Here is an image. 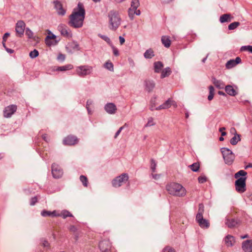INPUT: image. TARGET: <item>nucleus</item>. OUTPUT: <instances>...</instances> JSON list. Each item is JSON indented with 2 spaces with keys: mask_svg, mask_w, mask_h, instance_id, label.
<instances>
[{
  "mask_svg": "<svg viewBox=\"0 0 252 252\" xmlns=\"http://www.w3.org/2000/svg\"><path fill=\"white\" fill-rule=\"evenodd\" d=\"M152 176L154 179L155 180H158L160 177V174H154V173H152Z\"/></svg>",
  "mask_w": 252,
  "mask_h": 252,
  "instance_id": "nucleus-61",
  "label": "nucleus"
},
{
  "mask_svg": "<svg viewBox=\"0 0 252 252\" xmlns=\"http://www.w3.org/2000/svg\"><path fill=\"white\" fill-rule=\"evenodd\" d=\"M166 189L171 195L177 196H184L186 194V189L180 184L172 183L166 186Z\"/></svg>",
  "mask_w": 252,
  "mask_h": 252,
  "instance_id": "nucleus-3",
  "label": "nucleus"
},
{
  "mask_svg": "<svg viewBox=\"0 0 252 252\" xmlns=\"http://www.w3.org/2000/svg\"><path fill=\"white\" fill-rule=\"evenodd\" d=\"M225 92L229 95L235 96L237 94L236 91L230 85H227L225 88Z\"/></svg>",
  "mask_w": 252,
  "mask_h": 252,
  "instance_id": "nucleus-26",
  "label": "nucleus"
},
{
  "mask_svg": "<svg viewBox=\"0 0 252 252\" xmlns=\"http://www.w3.org/2000/svg\"><path fill=\"white\" fill-rule=\"evenodd\" d=\"M242 247L245 252H252V240L244 241Z\"/></svg>",
  "mask_w": 252,
  "mask_h": 252,
  "instance_id": "nucleus-16",
  "label": "nucleus"
},
{
  "mask_svg": "<svg viewBox=\"0 0 252 252\" xmlns=\"http://www.w3.org/2000/svg\"><path fill=\"white\" fill-rule=\"evenodd\" d=\"M69 46L74 51H78L79 50V45L75 42H72L69 44Z\"/></svg>",
  "mask_w": 252,
  "mask_h": 252,
  "instance_id": "nucleus-40",
  "label": "nucleus"
},
{
  "mask_svg": "<svg viewBox=\"0 0 252 252\" xmlns=\"http://www.w3.org/2000/svg\"><path fill=\"white\" fill-rule=\"evenodd\" d=\"M40 245L44 248H46L47 249L50 248V244L48 243L47 241L44 239H42L41 240Z\"/></svg>",
  "mask_w": 252,
  "mask_h": 252,
  "instance_id": "nucleus-41",
  "label": "nucleus"
},
{
  "mask_svg": "<svg viewBox=\"0 0 252 252\" xmlns=\"http://www.w3.org/2000/svg\"><path fill=\"white\" fill-rule=\"evenodd\" d=\"M189 167L194 172H197L198 171L199 167H200V164L199 162H195L193 163L191 165H190L189 166Z\"/></svg>",
  "mask_w": 252,
  "mask_h": 252,
  "instance_id": "nucleus-32",
  "label": "nucleus"
},
{
  "mask_svg": "<svg viewBox=\"0 0 252 252\" xmlns=\"http://www.w3.org/2000/svg\"><path fill=\"white\" fill-rule=\"evenodd\" d=\"M128 179V174L126 173H123L112 180V186L115 188H119L121 187L123 183H126Z\"/></svg>",
  "mask_w": 252,
  "mask_h": 252,
  "instance_id": "nucleus-5",
  "label": "nucleus"
},
{
  "mask_svg": "<svg viewBox=\"0 0 252 252\" xmlns=\"http://www.w3.org/2000/svg\"><path fill=\"white\" fill-rule=\"evenodd\" d=\"M230 132L232 133H234V134L235 133H236V129L234 128V127H232L231 129H230Z\"/></svg>",
  "mask_w": 252,
  "mask_h": 252,
  "instance_id": "nucleus-63",
  "label": "nucleus"
},
{
  "mask_svg": "<svg viewBox=\"0 0 252 252\" xmlns=\"http://www.w3.org/2000/svg\"><path fill=\"white\" fill-rule=\"evenodd\" d=\"M154 67L155 72L158 73L163 68V66L161 62H158L155 63Z\"/></svg>",
  "mask_w": 252,
  "mask_h": 252,
  "instance_id": "nucleus-30",
  "label": "nucleus"
},
{
  "mask_svg": "<svg viewBox=\"0 0 252 252\" xmlns=\"http://www.w3.org/2000/svg\"><path fill=\"white\" fill-rule=\"evenodd\" d=\"M240 25V23L238 22H234L228 25V28L229 30H233L236 29Z\"/></svg>",
  "mask_w": 252,
  "mask_h": 252,
  "instance_id": "nucleus-37",
  "label": "nucleus"
},
{
  "mask_svg": "<svg viewBox=\"0 0 252 252\" xmlns=\"http://www.w3.org/2000/svg\"><path fill=\"white\" fill-rule=\"evenodd\" d=\"M137 8H134V7L131 6L128 9V16L131 20H133L134 18V15L135 13V10Z\"/></svg>",
  "mask_w": 252,
  "mask_h": 252,
  "instance_id": "nucleus-34",
  "label": "nucleus"
},
{
  "mask_svg": "<svg viewBox=\"0 0 252 252\" xmlns=\"http://www.w3.org/2000/svg\"><path fill=\"white\" fill-rule=\"evenodd\" d=\"M68 229L71 232L75 233L77 231V228L74 225H70L68 227Z\"/></svg>",
  "mask_w": 252,
  "mask_h": 252,
  "instance_id": "nucleus-56",
  "label": "nucleus"
},
{
  "mask_svg": "<svg viewBox=\"0 0 252 252\" xmlns=\"http://www.w3.org/2000/svg\"><path fill=\"white\" fill-rule=\"evenodd\" d=\"M112 49L114 55L116 56H118L119 55L118 50L114 46H112Z\"/></svg>",
  "mask_w": 252,
  "mask_h": 252,
  "instance_id": "nucleus-58",
  "label": "nucleus"
},
{
  "mask_svg": "<svg viewBox=\"0 0 252 252\" xmlns=\"http://www.w3.org/2000/svg\"><path fill=\"white\" fill-rule=\"evenodd\" d=\"M241 62V58L238 57L235 60H230L228 61L226 63L225 66L227 69H230L240 63Z\"/></svg>",
  "mask_w": 252,
  "mask_h": 252,
  "instance_id": "nucleus-17",
  "label": "nucleus"
},
{
  "mask_svg": "<svg viewBox=\"0 0 252 252\" xmlns=\"http://www.w3.org/2000/svg\"><path fill=\"white\" fill-rule=\"evenodd\" d=\"M151 168L152 170V172L154 173L156 171L157 164H156L155 160L153 159H151Z\"/></svg>",
  "mask_w": 252,
  "mask_h": 252,
  "instance_id": "nucleus-47",
  "label": "nucleus"
},
{
  "mask_svg": "<svg viewBox=\"0 0 252 252\" xmlns=\"http://www.w3.org/2000/svg\"><path fill=\"white\" fill-rule=\"evenodd\" d=\"M171 73V70L169 67L163 69L161 72V78H163L168 76Z\"/></svg>",
  "mask_w": 252,
  "mask_h": 252,
  "instance_id": "nucleus-33",
  "label": "nucleus"
},
{
  "mask_svg": "<svg viewBox=\"0 0 252 252\" xmlns=\"http://www.w3.org/2000/svg\"><path fill=\"white\" fill-rule=\"evenodd\" d=\"M221 153L225 163L227 164H231L234 159V155L231 151L226 148L221 149Z\"/></svg>",
  "mask_w": 252,
  "mask_h": 252,
  "instance_id": "nucleus-7",
  "label": "nucleus"
},
{
  "mask_svg": "<svg viewBox=\"0 0 252 252\" xmlns=\"http://www.w3.org/2000/svg\"><path fill=\"white\" fill-rule=\"evenodd\" d=\"M58 29L61 32V34L64 37H71V33L68 27L63 24L60 25Z\"/></svg>",
  "mask_w": 252,
  "mask_h": 252,
  "instance_id": "nucleus-11",
  "label": "nucleus"
},
{
  "mask_svg": "<svg viewBox=\"0 0 252 252\" xmlns=\"http://www.w3.org/2000/svg\"><path fill=\"white\" fill-rule=\"evenodd\" d=\"M145 84L146 89L149 92H151L155 87V83L152 80H146Z\"/></svg>",
  "mask_w": 252,
  "mask_h": 252,
  "instance_id": "nucleus-22",
  "label": "nucleus"
},
{
  "mask_svg": "<svg viewBox=\"0 0 252 252\" xmlns=\"http://www.w3.org/2000/svg\"><path fill=\"white\" fill-rule=\"evenodd\" d=\"M126 125V124H125L124 125V126L120 127L119 128V129H118V130L117 131V132L116 133L115 136H114V138H117L118 136L120 134V133H121V132L122 131V130L124 129V127Z\"/></svg>",
  "mask_w": 252,
  "mask_h": 252,
  "instance_id": "nucleus-54",
  "label": "nucleus"
},
{
  "mask_svg": "<svg viewBox=\"0 0 252 252\" xmlns=\"http://www.w3.org/2000/svg\"><path fill=\"white\" fill-rule=\"evenodd\" d=\"M212 81L213 84L218 89H220L223 88L224 84L222 81L216 79L215 77L212 78Z\"/></svg>",
  "mask_w": 252,
  "mask_h": 252,
  "instance_id": "nucleus-24",
  "label": "nucleus"
},
{
  "mask_svg": "<svg viewBox=\"0 0 252 252\" xmlns=\"http://www.w3.org/2000/svg\"><path fill=\"white\" fill-rule=\"evenodd\" d=\"M73 68V66L72 64H69L64 66H62L58 67L57 69L58 71H63L65 70H70Z\"/></svg>",
  "mask_w": 252,
  "mask_h": 252,
  "instance_id": "nucleus-29",
  "label": "nucleus"
},
{
  "mask_svg": "<svg viewBox=\"0 0 252 252\" xmlns=\"http://www.w3.org/2000/svg\"><path fill=\"white\" fill-rule=\"evenodd\" d=\"M77 138L71 135L67 136L63 140V144L67 145H72L77 143Z\"/></svg>",
  "mask_w": 252,
  "mask_h": 252,
  "instance_id": "nucleus-15",
  "label": "nucleus"
},
{
  "mask_svg": "<svg viewBox=\"0 0 252 252\" xmlns=\"http://www.w3.org/2000/svg\"><path fill=\"white\" fill-rule=\"evenodd\" d=\"M38 198L37 196L32 197L30 200V205L33 206L37 202Z\"/></svg>",
  "mask_w": 252,
  "mask_h": 252,
  "instance_id": "nucleus-53",
  "label": "nucleus"
},
{
  "mask_svg": "<svg viewBox=\"0 0 252 252\" xmlns=\"http://www.w3.org/2000/svg\"><path fill=\"white\" fill-rule=\"evenodd\" d=\"M144 57L147 59H151L154 56V52L152 49L147 50L144 53Z\"/></svg>",
  "mask_w": 252,
  "mask_h": 252,
  "instance_id": "nucleus-36",
  "label": "nucleus"
},
{
  "mask_svg": "<svg viewBox=\"0 0 252 252\" xmlns=\"http://www.w3.org/2000/svg\"><path fill=\"white\" fill-rule=\"evenodd\" d=\"M41 215L44 217H51V212L44 210L41 212Z\"/></svg>",
  "mask_w": 252,
  "mask_h": 252,
  "instance_id": "nucleus-46",
  "label": "nucleus"
},
{
  "mask_svg": "<svg viewBox=\"0 0 252 252\" xmlns=\"http://www.w3.org/2000/svg\"><path fill=\"white\" fill-rule=\"evenodd\" d=\"M198 182L199 183H204L207 181V178L205 176H199L198 178Z\"/></svg>",
  "mask_w": 252,
  "mask_h": 252,
  "instance_id": "nucleus-55",
  "label": "nucleus"
},
{
  "mask_svg": "<svg viewBox=\"0 0 252 252\" xmlns=\"http://www.w3.org/2000/svg\"><path fill=\"white\" fill-rule=\"evenodd\" d=\"M119 40H120V43L121 45H123L125 41V38L122 36L119 37Z\"/></svg>",
  "mask_w": 252,
  "mask_h": 252,
  "instance_id": "nucleus-62",
  "label": "nucleus"
},
{
  "mask_svg": "<svg viewBox=\"0 0 252 252\" xmlns=\"http://www.w3.org/2000/svg\"><path fill=\"white\" fill-rule=\"evenodd\" d=\"M85 15V11L83 4L79 3L77 8L74 9L72 14L70 16V25L75 28L81 27L83 25Z\"/></svg>",
  "mask_w": 252,
  "mask_h": 252,
  "instance_id": "nucleus-1",
  "label": "nucleus"
},
{
  "mask_svg": "<svg viewBox=\"0 0 252 252\" xmlns=\"http://www.w3.org/2000/svg\"><path fill=\"white\" fill-rule=\"evenodd\" d=\"M204 212V205L202 204H199L198 213L196 217V220L200 227L208 228L210 223L208 220L203 219V213Z\"/></svg>",
  "mask_w": 252,
  "mask_h": 252,
  "instance_id": "nucleus-4",
  "label": "nucleus"
},
{
  "mask_svg": "<svg viewBox=\"0 0 252 252\" xmlns=\"http://www.w3.org/2000/svg\"><path fill=\"white\" fill-rule=\"evenodd\" d=\"M52 173L54 178L57 179L61 178L63 174V170L58 164L56 163H53L52 164Z\"/></svg>",
  "mask_w": 252,
  "mask_h": 252,
  "instance_id": "nucleus-10",
  "label": "nucleus"
},
{
  "mask_svg": "<svg viewBox=\"0 0 252 252\" xmlns=\"http://www.w3.org/2000/svg\"><path fill=\"white\" fill-rule=\"evenodd\" d=\"M155 125V123L154 121L153 118L151 117L148 119V122L145 125V127H149L153 126Z\"/></svg>",
  "mask_w": 252,
  "mask_h": 252,
  "instance_id": "nucleus-43",
  "label": "nucleus"
},
{
  "mask_svg": "<svg viewBox=\"0 0 252 252\" xmlns=\"http://www.w3.org/2000/svg\"><path fill=\"white\" fill-rule=\"evenodd\" d=\"M246 177H241L235 181V189L237 192L243 193L246 190Z\"/></svg>",
  "mask_w": 252,
  "mask_h": 252,
  "instance_id": "nucleus-8",
  "label": "nucleus"
},
{
  "mask_svg": "<svg viewBox=\"0 0 252 252\" xmlns=\"http://www.w3.org/2000/svg\"><path fill=\"white\" fill-rule=\"evenodd\" d=\"M80 180L81 181V182L82 183L83 185L85 187H87L88 181V179L86 176H85L84 175L80 176Z\"/></svg>",
  "mask_w": 252,
  "mask_h": 252,
  "instance_id": "nucleus-39",
  "label": "nucleus"
},
{
  "mask_svg": "<svg viewBox=\"0 0 252 252\" xmlns=\"http://www.w3.org/2000/svg\"><path fill=\"white\" fill-rule=\"evenodd\" d=\"M209 94L208 96V99L209 100H211L213 99L214 95V88L212 86H210L209 88Z\"/></svg>",
  "mask_w": 252,
  "mask_h": 252,
  "instance_id": "nucleus-38",
  "label": "nucleus"
},
{
  "mask_svg": "<svg viewBox=\"0 0 252 252\" xmlns=\"http://www.w3.org/2000/svg\"><path fill=\"white\" fill-rule=\"evenodd\" d=\"M54 7L57 12L58 14L60 15L63 16L65 14L66 10L64 9L61 3L58 1H54Z\"/></svg>",
  "mask_w": 252,
  "mask_h": 252,
  "instance_id": "nucleus-14",
  "label": "nucleus"
},
{
  "mask_svg": "<svg viewBox=\"0 0 252 252\" xmlns=\"http://www.w3.org/2000/svg\"><path fill=\"white\" fill-rule=\"evenodd\" d=\"M225 224L229 228H233L235 227L237 224V221L234 219L231 220L227 219L226 220Z\"/></svg>",
  "mask_w": 252,
  "mask_h": 252,
  "instance_id": "nucleus-27",
  "label": "nucleus"
},
{
  "mask_svg": "<svg viewBox=\"0 0 252 252\" xmlns=\"http://www.w3.org/2000/svg\"><path fill=\"white\" fill-rule=\"evenodd\" d=\"M161 41L164 47L168 48L171 45V40L168 36L163 35L161 37Z\"/></svg>",
  "mask_w": 252,
  "mask_h": 252,
  "instance_id": "nucleus-23",
  "label": "nucleus"
},
{
  "mask_svg": "<svg viewBox=\"0 0 252 252\" xmlns=\"http://www.w3.org/2000/svg\"><path fill=\"white\" fill-rule=\"evenodd\" d=\"M172 104V100L170 99H168L167 100H166L164 103H163L162 104L160 105L158 107H156L155 109L156 110H159L161 109H165L169 108L171 107V106Z\"/></svg>",
  "mask_w": 252,
  "mask_h": 252,
  "instance_id": "nucleus-20",
  "label": "nucleus"
},
{
  "mask_svg": "<svg viewBox=\"0 0 252 252\" xmlns=\"http://www.w3.org/2000/svg\"><path fill=\"white\" fill-rule=\"evenodd\" d=\"M60 216L62 217L63 219H65L66 217H72L73 215L69 211L67 210H63L60 213Z\"/></svg>",
  "mask_w": 252,
  "mask_h": 252,
  "instance_id": "nucleus-35",
  "label": "nucleus"
},
{
  "mask_svg": "<svg viewBox=\"0 0 252 252\" xmlns=\"http://www.w3.org/2000/svg\"><path fill=\"white\" fill-rule=\"evenodd\" d=\"M235 243V241L233 236L228 235L225 238V243L227 247H232Z\"/></svg>",
  "mask_w": 252,
  "mask_h": 252,
  "instance_id": "nucleus-21",
  "label": "nucleus"
},
{
  "mask_svg": "<svg viewBox=\"0 0 252 252\" xmlns=\"http://www.w3.org/2000/svg\"><path fill=\"white\" fill-rule=\"evenodd\" d=\"M50 36L48 35L46 36L45 38V43L48 46H51L53 44V42L52 40H51Z\"/></svg>",
  "mask_w": 252,
  "mask_h": 252,
  "instance_id": "nucleus-51",
  "label": "nucleus"
},
{
  "mask_svg": "<svg viewBox=\"0 0 252 252\" xmlns=\"http://www.w3.org/2000/svg\"><path fill=\"white\" fill-rule=\"evenodd\" d=\"M26 34L28 36V37L29 38L33 39V40L36 41V42H38L39 41V38L37 36H34L33 32L30 29H26Z\"/></svg>",
  "mask_w": 252,
  "mask_h": 252,
  "instance_id": "nucleus-25",
  "label": "nucleus"
},
{
  "mask_svg": "<svg viewBox=\"0 0 252 252\" xmlns=\"http://www.w3.org/2000/svg\"><path fill=\"white\" fill-rule=\"evenodd\" d=\"M60 213H58L56 210H54L53 212H51V217H60Z\"/></svg>",
  "mask_w": 252,
  "mask_h": 252,
  "instance_id": "nucleus-59",
  "label": "nucleus"
},
{
  "mask_svg": "<svg viewBox=\"0 0 252 252\" xmlns=\"http://www.w3.org/2000/svg\"><path fill=\"white\" fill-rule=\"evenodd\" d=\"M6 51L9 53H12L13 52V50L11 49H9L8 48H6Z\"/></svg>",
  "mask_w": 252,
  "mask_h": 252,
  "instance_id": "nucleus-64",
  "label": "nucleus"
},
{
  "mask_svg": "<svg viewBox=\"0 0 252 252\" xmlns=\"http://www.w3.org/2000/svg\"><path fill=\"white\" fill-rule=\"evenodd\" d=\"M65 59V56L63 54H60L58 56V58H57V59L59 60V61H64V60Z\"/></svg>",
  "mask_w": 252,
  "mask_h": 252,
  "instance_id": "nucleus-57",
  "label": "nucleus"
},
{
  "mask_svg": "<svg viewBox=\"0 0 252 252\" xmlns=\"http://www.w3.org/2000/svg\"><path fill=\"white\" fill-rule=\"evenodd\" d=\"M242 51H249L252 53V46H242L241 48Z\"/></svg>",
  "mask_w": 252,
  "mask_h": 252,
  "instance_id": "nucleus-49",
  "label": "nucleus"
},
{
  "mask_svg": "<svg viewBox=\"0 0 252 252\" xmlns=\"http://www.w3.org/2000/svg\"><path fill=\"white\" fill-rule=\"evenodd\" d=\"M109 28L110 30L116 31L121 23V18L119 13L116 10H111L108 13Z\"/></svg>",
  "mask_w": 252,
  "mask_h": 252,
  "instance_id": "nucleus-2",
  "label": "nucleus"
},
{
  "mask_svg": "<svg viewBox=\"0 0 252 252\" xmlns=\"http://www.w3.org/2000/svg\"><path fill=\"white\" fill-rule=\"evenodd\" d=\"M233 19V17L230 14H224L220 17V21L221 23L229 22Z\"/></svg>",
  "mask_w": 252,
  "mask_h": 252,
  "instance_id": "nucleus-19",
  "label": "nucleus"
},
{
  "mask_svg": "<svg viewBox=\"0 0 252 252\" xmlns=\"http://www.w3.org/2000/svg\"><path fill=\"white\" fill-rule=\"evenodd\" d=\"M104 67L110 71L113 70V64L111 62H106L104 64Z\"/></svg>",
  "mask_w": 252,
  "mask_h": 252,
  "instance_id": "nucleus-42",
  "label": "nucleus"
},
{
  "mask_svg": "<svg viewBox=\"0 0 252 252\" xmlns=\"http://www.w3.org/2000/svg\"><path fill=\"white\" fill-rule=\"evenodd\" d=\"M162 252H176L174 249L169 246H167L164 248Z\"/></svg>",
  "mask_w": 252,
  "mask_h": 252,
  "instance_id": "nucleus-50",
  "label": "nucleus"
},
{
  "mask_svg": "<svg viewBox=\"0 0 252 252\" xmlns=\"http://www.w3.org/2000/svg\"><path fill=\"white\" fill-rule=\"evenodd\" d=\"M26 24L23 21H18L15 26V32L17 36L21 37L24 34Z\"/></svg>",
  "mask_w": 252,
  "mask_h": 252,
  "instance_id": "nucleus-9",
  "label": "nucleus"
},
{
  "mask_svg": "<svg viewBox=\"0 0 252 252\" xmlns=\"http://www.w3.org/2000/svg\"><path fill=\"white\" fill-rule=\"evenodd\" d=\"M139 6V0H132L131 6L135 8H137Z\"/></svg>",
  "mask_w": 252,
  "mask_h": 252,
  "instance_id": "nucleus-48",
  "label": "nucleus"
},
{
  "mask_svg": "<svg viewBox=\"0 0 252 252\" xmlns=\"http://www.w3.org/2000/svg\"><path fill=\"white\" fill-rule=\"evenodd\" d=\"M247 174V173L246 171L241 170L235 174L234 177L235 178L238 179L241 178L240 176H242V177H246V176Z\"/></svg>",
  "mask_w": 252,
  "mask_h": 252,
  "instance_id": "nucleus-31",
  "label": "nucleus"
},
{
  "mask_svg": "<svg viewBox=\"0 0 252 252\" xmlns=\"http://www.w3.org/2000/svg\"><path fill=\"white\" fill-rule=\"evenodd\" d=\"M93 71V67L89 65H81L76 68L77 75L81 77H85L90 75Z\"/></svg>",
  "mask_w": 252,
  "mask_h": 252,
  "instance_id": "nucleus-6",
  "label": "nucleus"
},
{
  "mask_svg": "<svg viewBox=\"0 0 252 252\" xmlns=\"http://www.w3.org/2000/svg\"><path fill=\"white\" fill-rule=\"evenodd\" d=\"M99 247L102 252H110L111 244L108 240H103L99 244Z\"/></svg>",
  "mask_w": 252,
  "mask_h": 252,
  "instance_id": "nucleus-12",
  "label": "nucleus"
},
{
  "mask_svg": "<svg viewBox=\"0 0 252 252\" xmlns=\"http://www.w3.org/2000/svg\"><path fill=\"white\" fill-rule=\"evenodd\" d=\"M93 104V101L92 100H91V99L88 100V101L87 102V104H86V108L88 110V113L90 114L92 113L90 108V106L92 105Z\"/></svg>",
  "mask_w": 252,
  "mask_h": 252,
  "instance_id": "nucleus-45",
  "label": "nucleus"
},
{
  "mask_svg": "<svg viewBox=\"0 0 252 252\" xmlns=\"http://www.w3.org/2000/svg\"><path fill=\"white\" fill-rule=\"evenodd\" d=\"M39 55V53L38 51L36 49H34L33 51H31L30 53V56L31 58H35L37 57Z\"/></svg>",
  "mask_w": 252,
  "mask_h": 252,
  "instance_id": "nucleus-44",
  "label": "nucleus"
},
{
  "mask_svg": "<svg viewBox=\"0 0 252 252\" xmlns=\"http://www.w3.org/2000/svg\"><path fill=\"white\" fill-rule=\"evenodd\" d=\"M10 35V33H8V32H6L5 33L4 35H3V42H5L7 40V37Z\"/></svg>",
  "mask_w": 252,
  "mask_h": 252,
  "instance_id": "nucleus-60",
  "label": "nucleus"
},
{
  "mask_svg": "<svg viewBox=\"0 0 252 252\" xmlns=\"http://www.w3.org/2000/svg\"><path fill=\"white\" fill-rule=\"evenodd\" d=\"M240 140V135L235 133L234 136L230 139V142L232 145H235Z\"/></svg>",
  "mask_w": 252,
  "mask_h": 252,
  "instance_id": "nucleus-28",
  "label": "nucleus"
},
{
  "mask_svg": "<svg viewBox=\"0 0 252 252\" xmlns=\"http://www.w3.org/2000/svg\"><path fill=\"white\" fill-rule=\"evenodd\" d=\"M105 111L110 114H114L117 110L116 106L112 103H108L105 106Z\"/></svg>",
  "mask_w": 252,
  "mask_h": 252,
  "instance_id": "nucleus-18",
  "label": "nucleus"
},
{
  "mask_svg": "<svg viewBox=\"0 0 252 252\" xmlns=\"http://www.w3.org/2000/svg\"><path fill=\"white\" fill-rule=\"evenodd\" d=\"M99 36H100V37H101L104 40H105L107 43H108L109 45L111 44V40L108 37L105 36V35H100Z\"/></svg>",
  "mask_w": 252,
  "mask_h": 252,
  "instance_id": "nucleus-52",
  "label": "nucleus"
},
{
  "mask_svg": "<svg viewBox=\"0 0 252 252\" xmlns=\"http://www.w3.org/2000/svg\"><path fill=\"white\" fill-rule=\"evenodd\" d=\"M17 110V106L15 105H11L6 107L3 111L4 117L8 118L13 114Z\"/></svg>",
  "mask_w": 252,
  "mask_h": 252,
  "instance_id": "nucleus-13",
  "label": "nucleus"
}]
</instances>
